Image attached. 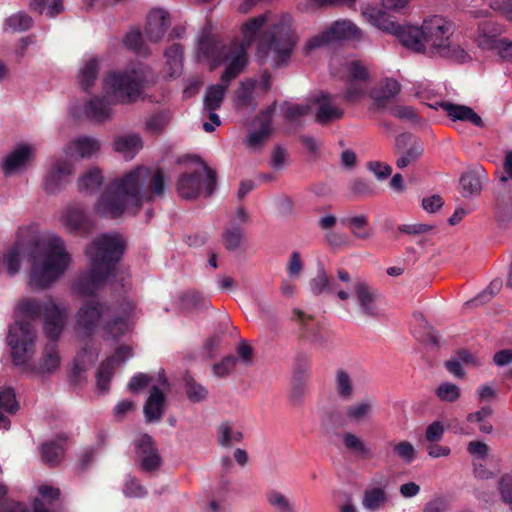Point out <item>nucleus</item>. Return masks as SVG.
<instances>
[{
  "label": "nucleus",
  "instance_id": "nucleus-54",
  "mask_svg": "<svg viewBox=\"0 0 512 512\" xmlns=\"http://www.w3.org/2000/svg\"><path fill=\"white\" fill-rule=\"evenodd\" d=\"M344 72L350 80L362 82L368 78L367 68L358 61L347 62L344 65Z\"/></svg>",
  "mask_w": 512,
  "mask_h": 512
},
{
  "label": "nucleus",
  "instance_id": "nucleus-49",
  "mask_svg": "<svg viewBox=\"0 0 512 512\" xmlns=\"http://www.w3.org/2000/svg\"><path fill=\"white\" fill-rule=\"evenodd\" d=\"M435 395L442 402L454 403L461 396V389L454 383L443 382L435 389Z\"/></svg>",
  "mask_w": 512,
  "mask_h": 512
},
{
  "label": "nucleus",
  "instance_id": "nucleus-44",
  "mask_svg": "<svg viewBox=\"0 0 512 512\" xmlns=\"http://www.w3.org/2000/svg\"><path fill=\"white\" fill-rule=\"evenodd\" d=\"M99 67V61L92 58L88 60L80 69L78 74V81L83 89L87 90L94 85L99 72Z\"/></svg>",
  "mask_w": 512,
  "mask_h": 512
},
{
  "label": "nucleus",
  "instance_id": "nucleus-42",
  "mask_svg": "<svg viewBox=\"0 0 512 512\" xmlns=\"http://www.w3.org/2000/svg\"><path fill=\"white\" fill-rule=\"evenodd\" d=\"M22 249L20 245H14L0 255V266H5L9 276L16 275L21 267Z\"/></svg>",
  "mask_w": 512,
  "mask_h": 512
},
{
  "label": "nucleus",
  "instance_id": "nucleus-36",
  "mask_svg": "<svg viewBox=\"0 0 512 512\" xmlns=\"http://www.w3.org/2000/svg\"><path fill=\"white\" fill-rule=\"evenodd\" d=\"M103 175L99 168L93 167L88 169L79 177L77 186L80 192L93 194L98 191L103 183Z\"/></svg>",
  "mask_w": 512,
  "mask_h": 512
},
{
  "label": "nucleus",
  "instance_id": "nucleus-11",
  "mask_svg": "<svg viewBox=\"0 0 512 512\" xmlns=\"http://www.w3.org/2000/svg\"><path fill=\"white\" fill-rule=\"evenodd\" d=\"M215 182V172L200 162L193 172H185L179 176L176 188L183 199H194L201 194L208 197L215 189Z\"/></svg>",
  "mask_w": 512,
  "mask_h": 512
},
{
  "label": "nucleus",
  "instance_id": "nucleus-1",
  "mask_svg": "<svg viewBox=\"0 0 512 512\" xmlns=\"http://www.w3.org/2000/svg\"><path fill=\"white\" fill-rule=\"evenodd\" d=\"M167 177L161 168L136 166L114 178L94 205L96 214L117 218L124 213L135 215L144 203L162 198Z\"/></svg>",
  "mask_w": 512,
  "mask_h": 512
},
{
  "label": "nucleus",
  "instance_id": "nucleus-9",
  "mask_svg": "<svg viewBox=\"0 0 512 512\" xmlns=\"http://www.w3.org/2000/svg\"><path fill=\"white\" fill-rule=\"evenodd\" d=\"M215 65L227 64L221 75V83L211 85L204 95V110H217L220 108L229 83L235 79L245 68L247 59L244 49L240 45H233L218 53L214 59Z\"/></svg>",
  "mask_w": 512,
  "mask_h": 512
},
{
  "label": "nucleus",
  "instance_id": "nucleus-29",
  "mask_svg": "<svg viewBox=\"0 0 512 512\" xmlns=\"http://www.w3.org/2000/svg\"><path fill=\"white\" fill-rule=\"evenodd\" d=\"M165 396L156 386H153L150 395L144 404V416L148 423L159 422L164 413Z\"/></svg>",
  "mask_w": 512,
  "mask_h": 512
},
{
  "label": "nucleus",
  "instance_id": "nucleus-64",
  "mask_svg": "<svg viewBox=\"0 0 512 512\" xmlns=\"http://www.w3.org/2000/svg\"><path fill=\"white\" fill-rule=\"evenodd\" d=\"M491 7L498 11L505 19L512 22V0H496Z\"/></svg>",
  "mask_w": 512,
  "mask_h": 512
},
{
  "label": "nucleus",
  "instance_id": "nucleus-27",
  "mask_svg": "<svg viewBox=\"0 0 512 512\" xmlns=\"http://www.w3.org/2000/svg\"><path fill=\"white\" fill-rule=\"evenodd\" d=\"M274 108H269L263 111L258 117V121L260 122V128L254 132H252L249 137L245 140V144L248 148L252 150L259 149L264 142L269 137L272 128V113Z\"/></svg>",
  "mask_w": 512,
  "mask_h": 512
},
{
  "label": "nucleus",
  "instance_id": "nucleus-26",
  "mask_svg": "<svg viewBox=\"0 0 512 512\" xmlns=\"http://www.w3.org/2000/svg\"><path fill=\"white\" fill-rule=\"evenodd\" d=\"M486 179V172L481 166L466 171L460 178L462 195L464 197L479 195L483 188L482 184Z\"/></svg>",
  "mask_w": 512,
  "mask_h": 512
},
{
  "label": "nucleus",
  "instance_id": "nucleus-28",
  "mask_svg": "<svg viewBox=\"0 0 512 512\" xmlns=\"http://www.w3.org/2000/svg\"><path fill=\"white\" fill-rule=\"evenodd\" d=\"M331 42L338 40H361L362 31L349 20H337L326 29Z\"/></svg>",
  "mask_w": 512,
  "mask_h": 512
},
{
  "label": "nucleus",
  "instance_id": "nucleus-5",
  "mask_svg": "<svg viewBox=\"0 0 512 512\" xmlns=\"http://www.w3.org/2000/svg\"><path fill=\"white\" fill-rule=\"evenodd\" d=\"M132 310L130 302L112 305L97 298L87 299L75 314V334L79 339H88L102 328L107 338L117 339L128 331L127 319Z\"/></svg>",
  "mask_w": 512,
  "mask_h": 512
},
{
  "label": "nucleus",
  "instance_id": "nucleus-25",
  "mask_svg": "<svg viewBox=\"0 0 512 512\" xmlns=\"http://www.w3.org/2000/svg\"><path fill=\"white\" fill-rule=\"evenodd\" d=\"M113 150L125 159L131 160L143 148V141L138 134L128 133L115 136L112 142Z\"/></svg>",
  "mask_w": 512,
  "mask_h": 512
},
{
  "label": "nucleus",
  "instance_id": "nucleus-47",
  "mask_svg": "<svg viewBox=\"0 0 512 512\" xmlns=\"http://www.w3.org/2000/svg\"><path fill=\"white\" fill-rule=\"evenodd\" d=\"M64 449L55 441L44 443L41 447L42 460L51 466L57 465L63 457Z\"/></svg>",
  "mask_w": 512,
  "mask_h": 512
},
{
  "label": "nucleus",
  "instance_id": "nucleus-34",
  "mask_svg": "<svg viewBox=\"0 0 512 512\" xmlns=\"http://www.w3.org/2000/svg\"><path fill=\"white\" fill-rule=\"evenodd\" d=\"M217 443L224 448L238 444L243 439V433L231 422H222L217 427Z\"/></svg>",
  "mask_w": 512,
  "mask_h": 512
},
{
  "label": "nucleus",
  "instance_id": "nucleus-10",
  "mask_svg": "<svg viewBox=\"0 0 512 512\" xmlns=\"http://www.w3.org/2000/svg\"><path fill=\"white\" fill-rule=\"evenodd\" d=\"M18 310L30 318H37L44 312V331L48 338L57 340L67 321L68 308L48 299L43 305L34 299H25L18 304Z\"/></svg>",
  "mask_w": 512,
  "mask_h": 512
},
{
  "label": "nucleus",
  "instance_id": "nucleus-19",
  "mask_svg": "<svg viewBox=\"0 0 512 512\" xmlns=\"http://www.w3.org/2000/svg\"><path fill=\"white\" fill-rule=\"evenodd\" d=\"M132 356V350L128 346H120L114 355L106 359L99 367L97 372V388L103 393L109 389V383L114 374L116 366L124 363Z\"/></svg>",
  "mask_w": 512,
  "mask_h": 512
},
{
  "label": "nucleus",
  "instance_id": "nucleus-35",
  "mask_svg": "<svg viewBox=\"0 0 512 512\" xmlns=\"http://www.w3.org/2000/svg\"><path fill=\"white\" fill-rule=\"evenodd\" d=\"M341 221L357 239L368 240L373 236V230L368 228V218L364 214L346 217Z\"/></svg>",
  "mask_w": 512,
  "mask_h": 512
},
{
  "label": "nucleus",
  "instance_id": "nucleus-45",
  "mask_svg": "<svg viewBox=\"0 0 512 512\" xmlns=\"http://www.w3.org/2000/svg\"><path fill=\"white\" fill-rule=\"evenodd\" d=\"M29 8L40 14L46 11V14L51 18L64 10L62 0H30Z\"/></svg>",
  "mask_w": 512,
  "mask_h": 512
},
{
  "label": "nucleus",
  "instance_id": "nucleus-52",
  "mask_svg": "<svg viewBox=\"0 0 512 512\" xmlns=\"http://www.w3.org/2000/svg\"><path fill=\"white\" fill-rule=\"evenodd\" d=\"M253 89V82L246 81L241 83L240 87L235 91V101L238 107H249L253 105Z\"/></svg>",
  "mask_w": 512,
  "mask_h": 512
},
{
  "label": "nucleus",
  "instance_id": "nucleus-41",
  "mask_svg": "<svg viewBox=\"0 0 512 512\" xmlns=\"http://www.w3.org/2000/svg\"><path fill=\"white\" fill-rule=\"evenodd\" d=\"M400 91V84L395 79H385L377 89L372 92V98L379 104L385 105Z\"/></svg>",
  "mask_w": 512,
  "mask_h": 512
},
{
  "label": "nucleus",
  "instance_id": "nucleus-59",
  "mask_svg": "<svg viewBox=\"0 0 512 512\" xmlns=\"http://www.w3.org/2000/svg\"><path fill=\"white\" fill-rule=\"evenodd\" d=\"M236 363V357L227 356L223 358L219 363L213 365V373L217 377H225L234 370Z\"/></svg>",
  "mask_w": 512,
  "mask_h": 512
},
{
  "label": "nucleus",
  "instance_id": "nucleus-53",
  "mask_svg": "<svg viewBox=\"0 0 512 512\" xmlns=\"http://www.w3.org/2000/svg\"><path fill=\"white\" fill-rule=\"evenodd\" d=\"M0 408L10 414L17 411L18 403L12 388L5 387L0 389Z\"/></svg>",
  "mask_w": 512,
  "mask_h": 512
},
{
  "label": "nucleus",
  "instance_id": "nucleus-55",
  "mask_svg": "<svg viewBox=\"0 0 512 512\" xmlns=\"http://www.w3.org/2000/svg\"><path fill=\"white\" fill-rule=\"evenodd\" d=\"M394 453L405 463H411L416 458L417 452L415 447L408 441H401L392 444Z\"/></svg>",
  "mask_w": 512,
  "mask_h": 512
},
{
  "label": "nucleus",
  "instance_id": "nucleus-61",
  "mask_svg": "<svg viewBox=\"0 0 512 512\" xmlns=\"http://www.w3.org/2000/svg\"><path fill=\"white\" fill-rule=\"evenodd\" d=\"M168 122V114L158 113L148 118L146 121V127L151 132L159 133L167 126Z\"/></svg>",
  "mask_w": 512,
  "mask_h": 512
},
{
  "label": "nucleus",
  "instance_id": "nucleus-22",
  "mask_svg": "<svg viewBox=\"0 0 512 512\" xmlns=\"http://www.w3.org/2000/svg\"><path fill=\"white\" fill-rule=\"evenodd\" d=\"M101 142L93 136H78L70 141L65 147L67 156H77L81 159H90L99 155L101 151Z\"/></svg>",
  "mask_w": 512,
  "mask_h": 512
},
{
  "label": "nucleus",
  "instance_id": "nucleus-43",
  "mask_svg": "<svg viewBox=\"0 0 512 512\" xmlns=\"http://www.w3.org/2000/svg\"><path fill=\"white\" fill-rule=\"evenodd\" d=\"M387 502V494L384 488L374 487L364 492L362 505L369 511H375L384 507Z\"/></svg>",
  "mask_w": 512,
  "mask_h": 512
},
{
  "label": "nucleus",
  "instance_id": "nucleus-31",
  "mask_svg": "<svg viewBox=\"0 0 512 512\" xmlns=\"http://www.w3.org/2000/svg\"><path fill=\"white\" fill-rule=\"evenodd\" d=\"M33 512H50L40 499L33 502ZM0 512H29L25 505L7 498V488L0 483Z\"/></svg>",
  "mask_w": 512,
  "mask_h": 512
},
{
  "label": "nucleus",
  "instance_id": "nucleus-2",
  "mask_svg": "<svg viewBox=\"0 0 512 512\" xmlns=\"http://www.w3.org/2000/svg\"><path fill=\"white\" fill-rule=\"evenodd\" d=\"M268 22L270 25L259 40L257 57L260 62L269 63L274 68L287 65L297 42V36L292 29V18L288 14L272 17L270 13H265L247 20L241 27L242 42L234 41L229 45H224L218 53L233 45H240L248 60L247 47L252 44L259 30Z\"/></svg>",
  "mask_w": 512,
  "mask_h": 512
},
{
  "label": "nucleus",
  "instance_id": "nucleus-30",
  "mask_svg": "<svg viewBox=\"0 0 512 512\" xmlns=\"http://www.w3.org/2000/svg\"><path fill=\"white\" fill-rule=\"evenodd\" d=\"M375 400L365 398L349 405L345 410V416L351 423L360 424L368 421L373 414Z\"/></svg>",
  "mask_w": 512,
  "mask_h": 512
},
{
  "label": "nucleus",
  "instance_id": "nucleus-33",
  "mask_svg": "<svg viewBox=\"0 0 512 512\" xmlns=\"http://www.w3.org/2000/svg\"><path fill=\"white\" fill-rule=\"evenodd\" d=\"M442 107L452 120L469 121L477 127H483V121L481 117L470 107L455 105L451 103H445L442 105Z\"/></svg>",
  "mask_w": 512,
  "mask_h": 512
},
{
  "label": "nucleus",
  "instance_id": "nucleus-60",
  "mask_svg": "<svg viewBox=\"0 0 512 512\" xmlns=\"http://www.w3.org/2000/svg\"><path fill=\"white\" fill-rule=\"evenodd\" d=\"M445 427L440 421H434L426 427L425 430V441L440 442L444 436Z\"/></svg>",
  "mask_w": 512,
  "mask_h": 512
},
{
  "label": "nucleus",
  "instance_id": "nucleus-8",
  "mask_svg": "<svg viewBox=\"0 0 512 512\" xmlns=\"http://www.w3.org/2000/svg\"><path fill=\"white\" fill-rule=\"evenodd\" d=\"M155 82V73L148 66L139 63L124 70L107 73L103 80V90L112 102L131 104Z\"/></svg>",
  "mask_w": 512,
  "mask_h": 512
},
{
  "label": "nucleus",
  "instance_id": "nucleus-4",
  "mask_svg": "<svg viewBox=\"0 0 512 512\" xmlns=\"http://www.w3.org/2000/svg\"><path fill=\"white\" fill-rule=\"evenodd\" d=\"M125 248L126 242L120 234L105 233L95 238L85 250L90 268L74 281L72 290L80 296L93 295L114 276Z\"/></svg>",
  "mask_w": 512,
  "mask_h": 512
},
{
  "label": "nucleus",
  "instance_id": "nucleus-6",
  "mask_svg": "<svg viewBox=\"0 0 512 512\" xmlns=\"http://www.w3.org/2000/svg\"><path fill=\"white\" fill-rule=\"evenodd\" d=\"M337 277L341 283L331 282L324 268H321L310 280L309 288L314 295L324 292L335 293L342 302L354 299L363 317L377 318L382 315L378 304V293L368 282L359 277H352L344 269L337 271Z\"/></svg>",
  "mask_w": 512,
  "mask_h": 512
},
{
  "label": "nucleus",
  "instance_id": "nucleus-57",
  "mask_svg": "<svg viewBox=\"0 0 512 512\" xmlns=\"http://www.w3.org/2000/svg\"><path fill=\"white\" fill-rule=\"evenodd\" d=\"M123 493L126 497L143 498L147 495V490L137 479L130 477L124 484Z\"/></svg>",
  "mask_w": 512,
  "mask_h": 512
},
{
  "label": "nucleus",
  "instance_id": "nucleus-39",
  "mask_svg": "<svg viewBox=\"0 0 512 512\" xmlns=\"http://www.w3.org/2000/svg\"><path fill=\"white\" fill-rule=\"evenodd\" d=\"M334 387L336 394L342 400L349 401L355 394L353 380L349 373L343 369L336 371Z\"/></svg>",
  "mask_w": 512,
  "mask_h": 512
},
{
  "label": "nucleus",
  "instance_id": "nucleus-23",
  "mask_svg": "<svg viewBox=\"0 0 512 512\" xmlns=\"http://www.w3.org/2000/svg\"><path fill=\"white\" fill-rule=\"evenodd\" d=\"M34 152L35 148L30 144L18 145L5 157L2 163L4 174H14L25 168L31 161Z\"/></svg>",
  "mask_w": 512,
  "mask_h": 512
},
{
  "label": "nucleus",
  "instance_id": "nucleus-13",
  "mask_svg": "<svg viewBox=\"0 0 512 512\" xmlns=\"http://www.w3.org/2000/svg\"><path fill=\"white\" fill-rule=\"evenodd\" d=\"M74 165L70 160L55 158L46 173L43 187L46 192L55 194L70 182L74 174Z\"/></svg>",
  "mask_w": 512,
  "mask_h": 512
},
{
  "label": "nucleus",
  "instance_id": "nucleus-14",
  "mask_svg": "<svg viewBox=\"0 0 512 512\" xmlns=\"http://www.w3.org/2000/svg\"><path fill=\"white\" fill-rule=\"evenodd\" d=\"M396 153L399 155L396 166L399 169L413 165L423 154L422 142L409 133L399 135L395 140Z\"/></svg>",
  "mask_w": 512,
  "mask_h": 512
},
{
  "label": "nucleus",
  "instance_id": "nucleus-21",
  "mask_svg": "<svg viewBox=\"0 0 512 512\" xmlns=\"http://www.w3.org/2000/svg\"><path fill=\"white\" fill-rule=\"evenodd\" d=\"M103 96H94L90 98L84 105L83 113L84 115L95 122L98 123H106L111 121L113 118V109L112 105L117 104V102H112V99L107 97V93Z\"/></svg>",
  "mask_w": 512,
  "mask_h": 512
},
{
  "label": "nucleus",
  "instance_id": "nucleus-18",
  "mask_svg": "<svg viewBox=\"0 0 512 512\" xmlns=\"http://www.w3.org/2000/svg\"><path fill=\"white\" fill-rule=\"evenodd\" d=\"M312 107L315 111V120L321 125L337 121L344 115V110L336 103V96L330 94L315 97Z\"/></svg>",
  "mask_w": 512,
  "mask_h": 512
},
{
  "label": "nucleus",
  "instance_id": "nucleus-7",
  "mask_svg": "<svg viewBox=\"0 0 512 512\" xmlns=\"http://www.w3.org/2000/svg\"><path fill=\"white\" fill-rule=\"evenodd\" d=\"M72 258L59 236L47 235L39 239L31 252L30 284L46 289L69 268Z\"/></svg>",
  "mask_w": 512,
  "mask_h": 512
},
{
  "label": "nucleus",
  "instance_id": "nucleus-12",
  "mask_svg": "<svg viewBox=\"0 0 512 512\" xmlns=\"http://www.w3.org/2000/svg\"><path fill=\"white\" fill-rule=\"evenodd\" d=\"M35 332L30 323L17 321L10 326L7 341L15 364H26L34 354Z\"/></svg>",
  "mask_w": 512,
  "mask_h": 512
},
{
  "label": "nucleus",
  "instance_id": "nucleus-20",
  "mask_svg": "<svg viewBox=\"0 0 512 512\" xmlns=\"http://www.w3.org/2000/svg\"><path fill=\"white\" fill-rule=\"evenodd\" d=\"M60 222L69 232L80 234L89 233L94 226L91 218L78 206L66 207L60 216Z\"/></svg>",
  "mask_w": 512,
  "mask_h": 512
},
{
  "label": "nucleus",
  "instance_id": "nucleus-3",
  "mask_svg": "<svg viewBox=\"0 0 512 512\" xmlns=\"http://www.w3.org/2000/svg\"><path fill=\"white\" fill-rule=\"evenodd\" d=\"M453 23L440 15L424 19L421 27L406 26L402 32L401 43L415 51L430 53L456 61L466 62L470 59L466 49L454 35Z\"/></svg>",
  "mask_w": 512,
  "mask_h": 512
},
{
  "label": "nucleus",
  "instance_id": "nucleus-58",
  "mask_svg": "<svg viewBox=\"0 0 512 512\" xmlns=\"http://www.w3.org/2000/svg\"><path fill=\"white\" fill-rule=\"evenodd\" d=\"M328 43H331V40L327 31L325 30L322 33L308 39L303 47V52L305 55H309L316 49H319Z\"/></svg>",
  "mask_w": 512,
  "mask_h": 512
},
{
  "label": "nucleus",
  "instance_id": "nucleus-50",
  "mask_svg": "<svg viewBox=\"0 0 512 512\" xmlns=\"http://www.w3.org/2000/svg\"><path fill=\"white\" fill-rule=\"evenodd\" d=\"M185 393L191 402L198 403L204 401L208 396V389L202 384L196 382L191 377L185 378Z\"/></svg>",
  "mask_w": 512,
  "mask_h": 512
},
{
  "label": "nucleus",
  "instance_id": "nucleus-56",
  "mask_svg": "<svg viewBox=\"0 0 512 512\" xmlns=\"http://www.w3.org/2000/svg\"><path fill=\"white\" fill-rule=\"evenodd\" d=\"M313 110L309 104H288L285 107L284 117L290 121H296L309 114Z\"/></svg>",
  "mask_w": 512,
  "mask_h": 512
},
{
  "label": "nucleus",
  "instance_id": "nucleus-24",
  "mask_svg": "<svg viewBox=\"0 0 512 512\" xmlns=\"http://www.w3.org/2000/svg\"><path fill=\"white\" fill-rule=\"evenodd\" d=\"M169 26V13L163 9H153L147 16L145 36L151 42H158L163 38Z\"/></svg>",
  "mask_w": 512,
  "mask_h": 512
},
{
  "label": "nucleus",
  "instance_id": "nucleus-15",
  "mask_svg": "<svg viewBox=\"0 0 512 512\" xmlns=\"http://www.w3.org/2000/svg\"><path fill=\"white\" fill-rule=\"evenodd\" d=\"M408 2L409 0H383L382 7L375 16L376 26L383 31L397 36L400 40L406 26L397 24L392 19V14L400 12L407 6Z\"/></svg>",
  "mask_w": 512,
  "mask_h": 512
},
{
  "label": "nucleus",
  "instance_id": "nucleus-37",
  "mask_svg": "<svg viewBox=\"0 0 512 512\" xmlns=\"http://www.w3.org/2000/svg\"><path fill=\"white\" fill-rule=\"evenodd\" d=\"M342 441L345 448L356 457L369 460L372 458V450L359 436L351 432H345L342 435Z\"/></svg>",
  "mask_w": 512,
  "mask_h": 512
},
{
  "label": "nucleus",
  "instance_id": "nucleus-17",
  "mask_svg": "<svg viewBox=\"0 0 512 512\" xmlns=\"http://www.w3.org/2000/svg\"><path fill=\"white\" fill-rule=\"evenodd\" d=\"M135 451L136 461L143 471H155L161 466V456L150 435L144 434L136 441Z\"/></svg>",
  "mask_w": 512,
  "mask_h": 512
},
{
  "label": "nucleus",
  "instance_id": "nucleus-32",
  "mask_svg": "<svg viewBox=\"0 0 512 512\" xmlns=\"http://www.w3.org/2000/svg\"><path fill=\"white\" fill-rule=\"evenodd\" d=\"M54 341L52 340V343L47 344L44 348L43 356L36 369V372L40 375L54 373L60 367L61 358Z\"/></svg>",
  "mask_w": 512,
  "mask_h": 512
},
{
  "label": "nucleus",
  "instance_id": "nucleus-51",
  "mask_svg": "<svg viewBox=\"0 0 512 512\" xmlns=\"http://www.w3.org/2000/svg\"><path fill=\"white\" fill-rule=\"evenodd\" d=\"M244 239L245 232L239 227H230L223 233V243L229 251H235L240 248Z\"/></svg>",
  "mask_w": 512,
  "mask_h": 512
},
{
  "label": "nucleus",
  "instance_id": "nucleus-40",
  "mask_svg": "<svg viewBox=\"0 0 512 512\" xmlns=\"http://www.w3.org/2000/svg\"><path fill=\"white\" fill-rule=\"evenodd\" d=\"M265 500L275 512H294L293 503L276 488H270L265 492Z\"/></svg>",
  "mask_w": 512,
  "mask_h": 512
},
{
  "label": "nucleus",
  "instance_id": "nucleus-63",
  "mask_svg": "<svg viewBox=\"0 0 512 512\" xmlns=\"http://www.w3.org/2000/svg\"><path fill=\"white\" fill-rule=\"evenodd\" d=\"M286 268L291 277L297 278L300 276L303 271V262L299 252L293 251L290 254Z\"/></svg>",
  "mask_w": 512,
  "mask_h": 512
},
{
  "label": "nucleus",
  "instance_id": "nucleus-46",
  "mask_svg": "<svg viewBox=\"0 0 512 512\" xmlns=\"http://www.w3.org/2000/svg\"><path fill=\"white\" fill-rule=\"evenodd\" d=\"M495 215L500 222H508L512 218V196L509 192L497 194Z\"/></svg>",
  "mask_w": 512,
  "mask_h": 512
},
{
  "label": "nucleus",
  "instance_id": "nucleus-38",
  "mask_svg": "<svg viewBox=\"0 0 512 512\" xmlns=\"http://www.w3.org/2000/svg\"><path fill=\"white\" fill-rule=\"evenodd\" d=\"M166 69L170 78H177L182 73L183 49L180 44H173L165 51Z\"/></svg>",
  "mask_w": 512,
  "mask_h": 512
},
{
  "label": "nucleus",
  "instance_id": "nucleus-48",
  "mask_svg": "<svg viewBox=\"0 0 512 512\" xmlns=\"http://www.w3.org/2000/svg\"><path fill=\"white\" fill-rule=\"evenodd\" d=\"M32 24V18L27 13L22 11L12 14L6 19L5 22L6 29L13 32L28 30L32 27Z\"/></svg>",
  "mask_w": 512,
  "mask_h": 512
},
{
  "label": "nucleus",
  "instance_id": "nucleus-16",
  "mask_svg": "<svg viewBox=\"0 0 512 512\" xmlns=\"http://www.w3.org/2000/svg\"><path fill=\"white\" fill-rule=\"evenodd\" d=\"M475 41L481 49L496 50L502 59H512V41L506 38L497 39L491 33V24L488 22L479 25Z\"/></svg>",
  "mask_w": 512,
  "mask_h": 512
},
{
  "label": "nucleus",
  "instance_id": "nucleus-62",
  "mask_svg": "<svg viewBox=\"0 0 512 512\" xmlns=\"http://www.w3.org/2000/svg\"><path fill=\"white\" fill-rule=\"evenodd\" d=\"M499 492L502 501L507 504L512 511V476L504 475L499 482Z\"/></svg>",
  "mask_w": 512,
  "mask_h": 512
}]
</instances>
